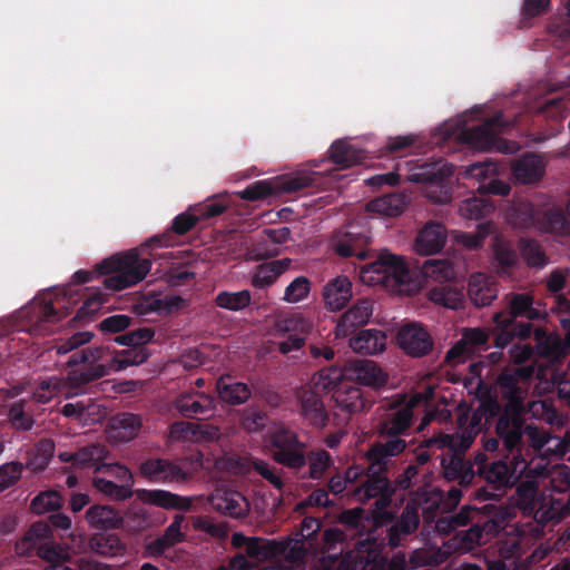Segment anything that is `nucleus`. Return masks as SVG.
<instances>
[{
    "label": "nucleus",
    "mask_w": 570,
    "mask_h": 570,
    "mask_svg": "<svg viewBox=\"0 0 570 570\" xmlns=\"http://www.w3.org/2000/svg\"><path fill=\"white\" fill-rule=\"evenodd\" d=\"M360 279L366 285H381L394 294L407 296L417 294L423 287L411 275L405 258L387 249L381 250L372 263L360 269Z\"/></svg>",
    "instance_id": "obj_1"
},
{
    "label": "nucleus",
    "mask_w": 570,
    "mask_h": 570,
    "mask_svg": "<svg viewBox=\"0 0 570 570\" xmlns=\"http://www.w3.org/2000/svg\"><path fill=\"white\" fill-rule=\"evenodd\" d=\"M151 263L139 257L134 249L104 261L100 271L107 274L104 284L108 289L120 291L141 282L149 273Z\"/></svg>",
    "instance_id": "obj_2"
},
{
    "label": "nucleus",
    "mask_w": 570,
    "mask_h": 570,
    "mask_svg": "<svg viewBox=\"0 0 570 570\" xmlns=\"http://www.w3.org/2000/svg\"><path fill=\"white\" fill-rule=\"evenodd\" d=\"M111 358L107 346L89 347L70 357L67 363L70 386L80 393L86 384L108 375L112 371Z\"/></svg>",
    "instance_id": "obj_3"
},
{
    "label": "nucleus",
    "mask_w": 570,
    "mask_h": 570,
    "mask_svg": "<svg viewBox=\"0 0 570 570\" xmlns=\"http://www.w3.org/2000/svg\"><path fill=\"white\" fill-rule=\"evenodd\" d=\"M269 438L271 452L276 462L292 469H298L305 464L304 444L293 432L276 428Z\"/></svg>",
    "instance_id": "obj_4"
},
{
    "label": "nucleus",
    "mask_w": 570,
    "mask_h": 570,
    "mask_svg": "<svg viewBox=\"0 0 570 570\" xmlns=\"http://www.w3.org/2000/svg\"><path fill=\"white\" fill-rule=\"evenodd\" d=\"M397 346L407 355L420 357L432 351L433 341L429 332L419 323L402 325L396 333Z\"/></svg>",
    "instance_id": "obj_5"
},
{
    "label": "nucleus",
    "mask_w": 570,
    "mask_h": 570,
    "mask_svg": "<svg viewBox=\"0 0 570 570\" xmlns=\"http://www.w3.org/2000/svg\"><path fill=\"white\" fill-rule=\"evenodd\" d=\"M500 119L501 116H497L480 127L464 131L461 136L462 140L478 150L513 151L514 147L508 148L507 144L498 138Z\"/></svg>",
    "instance_id": "obj_6"
},
{
    "label": "nucleus",
    "mask_w": 570,
    "mask_h": 570,
    "mask_svg": "<svg viewBox=\"0 0 570 570\" xmlns=\"http://www.w3.org/2000/svg\"><path fill=\"white\" fill-rule=\"evenodd\" d=\"M452 174V166L448 164H433L422 168V173L412 174L409 177L411 181L429 180L430 184L425 187V195L432 202L438 204H445L450 202L451 196L448 189L440 185L438 181Z\"/></svg>",
    "instance_id": "obj_7"
},
{
    "label": "nucleus",
    "mask_w": 570,
    "mask_h": 570,
    "mask_svg": "<svg viewBox=\"0 0 570 570\" xmlns=\"http://www.w3.org/2000/svg\"><path fill=\"white\" fill-rule=\"evenodd\" d=\"M184 466L165 459H150L140 465V473L150 482H180L187 479Z\"/></svg>",
    "instance_id": "obj_8"
},
{
    "label": "nucleus",
    "mask_w": 570,
    "mask_h": 570,
    "mask_svg": "<svg viewBox=\"0 0 570 570\" xmlns=\"http://www.w3.org/2000/svg\"><path fill=\"white\" fill-rule=\"evenodd\" d=\"M373 314V303L368 299L357 301L337 321L335 327L336 338H346L355 328L364 326Z\"/></svg>",
    "instance_id": "obj_9"
},
{
    "label": "nucleus",
    "mask_w": 570,
    "mask_h": 570,
    "mask_svg": "<svg viewBox=\"0 0 570 570\" xmlns=\"http://www.w3.org/2000/svg\"><path fill=\"white\" fill-rule=\"evenodd\" d=\"M346 377L366 386L381 387L387 383V374L373 361L357 360L344 366Z\"/></svg>",
    "instance_id": "obj_10"
},
{
    "label": "nucleus",
    "mask_w": 570,
    "mask_h": 570,
    "mask_svg": "<svg viewBox=\"0 0 570 570\" xmlns=\"http://www.w3.org/2000/svg\"><path fill=\"white\" fill-rule=\"evenodd\" d=\"M298 406L301 415L312 425L324 428L328 421V413L322 401L321 394L315 390L304 386L298 392Z\"/></svg>",
    "instance_id": "obj_11"
},
{
    "label": "nucleus",
    "mask_w": 570,
    "mask_h": 570,
    "mask_svg": "<svg viewBox=\"0 0 570 570\" xmlns=\"http://www.w3.org/2000/svg\"><path fill=\"white\" fill-rule=\"evenodd\" d=\"M448 233L439 223L426 224L414 239L413 250L422 256H430L442 250L446 243Z\"/></svg>",
    "instance_id": "obj_12"
},
{
    "label": "nucleus",
    "mask_w": 570,
    "mask_h": 570,
    "mask_svg": "<svg viewBox=\"0 0 570 570\" xmlns=\"http://www.w3.org/2000/svg\"><path fill=\"white\" fill-rule=\"evenodd\" d=\"M174 405L186 417H208L216 410L215 399L205 393H181L174 401Z\"/></svg>",
    "instance_id": "obj_13"
},
{
    "label": "nucleus",
    "mask_w": 570,
    "mask_h": 570,
    "mask_svg": "<svg viewBox=\"0 0 570 570\" xmlns=\"http://www.w3.org/2000/svg\"><path fill=\"white\" fill-rule=\"evenodd\" d=\"M207 500L214 510L232 518L245 517L249 511L248 501L236 491L217 490Z\"/></svg>",
    "instance_id": "obj_14"
},
{
    "label": "nucleus",
    "mask_w": 570,
    "mask_h": 570,
    "mask_svg": "<svg viewBox=\"0 0 570 570\" xmlns=\"http://www.w3.org/2000/svg\"><path fill=\"white\" fill-rule=\"evenodd\" d=\"M466 292L471 303L478 307L490 305L498 296L493 278L481 272L470 275Z\"/></svg>",
    "instance_id": "obj_15"
},
{
    "label": "nucleus",
    "mask_w": 570,
    "mask_h": 570,
    "mask_svg": "<svg viewBox=\"0 0 570 570\" xmlns=\"http://www.w3.org/2000/svg\"><path fill=\"white\" fill-rule=\"evenodd\" d=\"M387 336L376 328L362 330L350 338V348L361 355H377L386 350Z\"/></svg>",
    "instance_id": "obj_16"
},
{
    "label": "nucleus",
    "mask_w": 570,
    "mask_h": 570,
    "mask_svg": "<svg viewBox=\"0 0 570 570\" xmlns=\"http://www.w3.org/2000/svg\"><path fill=\"white\" fill-rule=\"evenodd\" d=\"M141 426L142 422L138 415L121 413L109 421L106 432L114 443L129 442L138 435Z\"/></svg>",
    "instance_id": "obj_17"
},
{
    "label": "nucleus",
    "mask_w": 570,
    "mask_h": 570,
    "mask_svg": "<svg viewBox=\"0 0 570 570\" xmlns=\"http://www.w3.org/2000/svg\"><path fill=\"white\" fill-rule=\"evenodd\" d=\"M322 294L325 307L331 312H338L353 296L352 283L346 276H336L327 282Z\"/></svg>",
    "instance_id": "obj_18"
},
{
    "label": "nucleus",
    "mask_w": 570,
    "mask_h": 570,
    "mask_svg": "<svg viewBox=\"0 0 570 570\" xmlns=\"http://www.w3.org/2000/svg\"><path fill=\"white\" fill-rule=\"evenodd\" d=\"M63 416L72 419L82 425H90L104 420L106 410L91 401H76L63 405Z\"/></svg>",
    "instance_id": "obj_19"
},
{
    "label": "nucleus",
    "mask_w": 570,
    "mask_h": 570,
    "mask_svg": "<svg viewBox=\"0 0 570 570\" xmlns=\"http://www.w3.org/2000/svg\"><path fill=\"white\" fill-rule=\"evenodd\" d=\"M139 501L146 504H154L163 509L188 510L191 507V499L180 497L165 490H137Z\"/></svg>",
    "instance_id": "obj_20"
},
{
    "label": "nucleus",
    "mask_w": 570,
    "mask_h": 570,
    "mask_svg": "<svg viewBox=\"0 0 570 570\" xmlns=\"http://www.w3.org/2000/svg\"><path fill=\"white\" fill-rule=\"evenodd\" d=\"M433 395V389L432 387H426L425 392L424 393H417V394H414L407 402V404L397 410L394 414H393V417L389 421V424L386 426V430L389 433H393V434H397V433H401L402 431H404L411 423V419H412V411L414 407H417L420 405H426V403L429 402V400L432 397Z\"/></svg>",
    "instance_id": "obj_21"
},
{
    "label": "nucleus",
    "mask_w": 570,
    "mask_h": 570,
    "mask_svg": "<svg viewBox=\"0 0 570 570\" xmlns=\"http://www.w3.org/2000/svg\"><path fill=\"white\" fill-rule=\"evenodd\" d=\"M333 400L340 410L350 414L362 413L372 404V401L355 386H343L335 390L333 393Z\"/></svg>",
    "instance_id": "obj_22"
},
{
    "label": "nucleus",
    "mask_w": 570,
    "mask_h": 570,
    "mask_svg": "<svg viewBox=\"0 0 570 570\" xmlns=\"http://www.w3.org/2000/svg\"><path fill=\"white\" fill-rule=\"evenodd\" d=\"M292 265L289 258L271 261L258 265L252 277V285L264 288L273 285Z\"/></svg>",
    "instance_id": "obj_23"
},
{
    "label": "nucleus",
    "mask_w": 570,
    "mask_h": 570,
    "mask_svg": "<svg viewBox=\"0 0 570 570\" xmlns=\"http://www.w3.org/2000/svg\"><path fill=\"white\" fill-rule=\"evenodd\" d=\"M58 394H62L66 397L79 394L76 387L70 386L69 374H67L65 379H53L40 382L33 391V400L39 403H47Z\"/></svg>",
    "instance_id": "obj_24"
},
{
    "label": "nucleus",
    "mask_w": 570,
    "mask_h": 570,
    "mask_svg": "<svg viewBox=\"0 0 570 570\" xmlns=\"http://www.w3.org/2000/svg\"><path fill=\"white\" fill-rule=\"evenodd\" d=\"M544 169L546 164L540 156L528 155L514 164L513 175L522 184H532L543 176Z\"/></svg>",
    "instance_id": "obj_25"
},
{
    "label": "nucleus",
    "mask_w": 570,
    "mask_h": 570,
    "mask_svg": "<svg viewBox=\"0 0 570 570\" xmlns=\"http://www.w3.org/2000/svg\"><path fill=\"white\" fill-rule=\"evenodd\" d=\"M85 518L91 528L101 530L117 529L122 523L121 515L108 505L90 507L86 511Z\"/></svg>",
    "instance_id": "obj_26"
},
{
    "label": "nucleus",
    "mask_w": 570,
    "mask_h": 570,
    "mask_svg": "<svg viewBox=\"0 0 570 570\" xmlns=\"http://www.w3.org/2000/svg\"><path fill=\"white\" fill-rule=\"evenodd\" d=\"M184 522V515H175L174 521L166 529L163 537L151 541L147 549L151 556H160L166 549L181 542L185 539V534L181 531V524Z\"/></svg>",
    "instance_id": "obj_27"
},
{
    "label": "nucleus",
    "mask_w": 570,
    "mask_h": 570,
    "mask_svg": "<svg viewBox=\"0 0 570 570\" xmlns=\"http://www.w3.org/2000/svg\"><path fill=\"white\" fill-rule=\"evenodd\" d=\"M407 206V199L404 195L392 194L370 202L366 210L385 217L401 215Z\"/></svg>",
    "instance_id": "obj_28"
},
{
    "label": "nucleus",
    "mask_w": 570,
    "mask_h": 570,
    "mask_svg": "<svg viewBox=\"0 0 570 570\" xmlns=\"http://www.w3.org/2000/svg\"><path fill=\"white\" fill-rule=\"evenodd\" d=\"M313 331V323L302 314H289L279 318L275 324V332L278 335L301 336L304 340Z\"/></svg>",
    "instance_id": "obj_29"
},
{
    "label": "nucleus",
    "mask_w": 570,
    "mask_h": 570,
    "mask_svg": "<svg viewBox=\"0 0 570 570\" xmlns=\"http://www.w3.org/2000/svg\"><path fill=\"white\" fill-rule=\"evenodd\" d=\"M216 390L222 401L229 404L244 403L250 396V391L245 383L236 382L229 376L219 377Z\"/></svg>",
    "instance_id": "obj_30"
},
{
    "label": "nucleus",
    "mask_w": 570,
    "mask_h": 570,
    "mask_svg": "<svg viewBox=\"0 0 570 570\" xmlns=\"http://www.w3.org/2000/svg\"><path fill=\"white\" fill-rule=\"evenodd\" d=\"M282 181L276 177L273 179L258 180L244 190L237 191L236 195L245 200H264L282 193Z\"/></svg>",
    "instance_id": "obj_31"
},
{
    "label": "nucleus",
    "mask_w": 570,
    "mask_h": 570,
    "mask_svg": "<svg viewBox=\"0 0 570 570\" xmlns=\"http://www.w3.org/2000/svg\"><path fill=\"white\" fill-rule=\"evenodd\" d=\"M531 297L525 294H518L512 296L510 301V313H498L494 316V321L501 328H507L511 323L513 317L519 315H527V317H534V312L530 308Z\"/></svg>",
    "instance_id": "obj_32"
},
{
    "label": "nucleus",
    "mask_w": 570,
    "mask_h": 570,
    "mask_svg": "<svg viewBox=\"0 0 570 570\" xmlns=\"http://www.w3.org/2000/svg\"><path fill=\"white\" fill-rule=\"evenodd\" d=\"M344 376V368L330 366L315 373L306 386L318 394L327 393L333 391Z\"/></svg>",
    "instance_id": "obj_33"
},
{
    "label": "nucleus",
    "mask_w": 570,
    "mask_h": 570,
    "mask_svg": "<svg viewBox=\"0 0 570 570\" xmlns=\"http://www.w3.org/2000/svg\"><path fill=\"white\" fill-rule=\"evenodd\" d=\"M365 158L361 149L346 141L338 140L331 147V159L341 168H348L360 164Z\"/></svg>",
    "instance_id": "obj_34"
},
{
    "label": "nucleus",
    "mask_w": 570,
    "mask_h": 570,
    "mask_svg": "<svg viewBox=\"0 0 570 570\" xmlns=\"http://www.w3.org/2000/svg\"><path fill=\"white\" fill-rule=\"evenodd\" d=\"M421 273L426 281L451 282L455 278L452 264L445 259H428L421 267Z\"/></svg>",
    "instance_id": "obj_35"
},
{
    "label": "nucleus",
    "mask_w": 570,
    "mask_h": 570,
    "mask_svg": "<svg viewBox=\"0 0 570 570\" xmlns=\"http://www.w3.org/2000/svg\"><path fill=\"white\" fill-rule=\"evenodd\" d=\"M51 535V529L46 522H36L24 537L17 543L19 554H27L32 549L39 548L41 542Z\"/></svg>",
    "instance_id": "obj_36"
},
{
    "label": "nucleus",
    "mask_w": 570,
    "mask_h": 570,
    "mask_svg": "<svg viewBox=\"0 0 570 570\" xmlns=\"http://www.w3.org/2000/svg\"><path fill=\"white\" fill-rule=\"evenodd\" d=\"M108 455L109 452L104 445H89L75 453V466L79 469L96 468V470H100L102 465L99 463L106 460Z\"/></svg>",
    "instance_id": "obj_37"
},
{
    "label": "nucleus",
    "mask_w": 570,
    "mask_h": 570,
    "mask_svg": "<svg viewBox=\"0 0 570 570\" xmlns=\"http://www.w3.org/2000/svg\"><path fill=\"white\" fill-rule=\"evenodd\" d=\"M429 298L435 304L453 309L461 307L464 302L461 289L452 285L434 287L430 291Z\"/></svg>",
    "instance_id": "obj_38"
},
{
    "label": "nucleus",
    "mask_w": 570,
    "mask_h": 570,
    "mask_svg": "<svg viewBox=\"0 0 570 570\" xmlns=\"http://www.w3.org/2000/svg\"><path fill=\"white\" fill-rule=\"evenodd\" d=\"M90 549L101 556L116 557L125 552V544L114 534H95L89 540Z\"/></svg>",
    "instance_id": "obj_39"
},
{
    "label": "nucleus",
    "mask_w": 570,
    "mask_h": 570,
    "mask_svg": "<svg viewBox=\"0 0 570 570\" xmlns=\"http://www.w3.org/2000/svg\"><path fill=\"white\" fill-rule=\"evenodd\" d=\"M55 452V445L49 440H43L38 443L35 450L31 452L27 466L35 472L43 471Z\"/></svg>",
    "instance_id": "obj_40"
},
{
    "label": "nucleus",
    "mask_w": 570,
    "mask_h": 570,
    "mask_svg": "<svg viewBox=\"0 0 570 570\" xmlns=\"http://www.w3.org/2000/svg\"><path fill=\"white\" fill-rule=\"evenodd\" d=\"M148 358L144 348H131L112 353V371H122L129 366L142 364Z\"/></svg>",
    "instance_id": "obj_41"
},
{
    "label": "nucleus",
    "mask_w": 570,
    "mask_h": 570,
    "mask_svg": "<svg viewBox=\"0 0 570 570\" xmlns=\"http://www.w3.org/2000/svg\"><path fill=\"white\" fill-rule=\"evenodd\" d=\"M62 505V498L59 492L48 490L39 493L31 501L30 509L37 514H45L50 511L60 509Z\"/></svg>",
    "instance_id": "obj_42"
},
{
    "label": "nucleus",
    "mask_w": 570,
    "mask_h": 570,
    "mask_svg": "<svg viewBox=\"0 0 570 570\" xmlns=\"http://www.w3.org/2000/svg\"><path fill=\"white\" fill-rule=\"evenodd\" d=\"M367 243V239H358L351 235H346L342 239L335 242V252L343 257L355 256L361 261L368 257V252L363 249L362 244Z\"/></svg>",
    "instance_id": "obj_43"
},
{
    "label": "nucleus",
    "mask_w": 570,
    "mask_h": 570,
    "mask_svg": "<svg viewBox=\"0 0 570 570\" xmlns=\"http://www.w3.org/2000/svg\"><path fill=\"white\" fill-rule=\"evenodd\" d=\"M309 292V279L305 276H298L286 286L283 295V301L288 304H297L306 299Z\"/></svg>",
    "instance_id": "obj_44"
},
{
    "label": "nucleus",
    "mask_w": 570,
    "mask_h": 570,
    "mask_svg": "<svg viewBox=\"0 0 570 570\" xmlns=\"http://www.w3.org/2000/svg\"><path fill=\"white\" fill-rule=\"evenodd\" d=\"M250 298V293L246 289L234 293L222 292L216 296V304L226 309L238 311L247 307Z\"/></svg>",
    "instance_id": "obj_45"
},
{
    "label": "nucleus",
    "mask_w": 570,
    "mask_h": 570,
    "mask_svg": "<svg viewBox=\"0 0 570 570\" xmlns=\"http://www.w3.org/2000/svg\"><path fill=\"white\" fill-rule=\"evenodd\" d=\"M492 210V205L485 199L473 197L465 199L460 206V214L466 219H479L488 215Z\"/></svg>",
    "instance_id": "obj_46"
},
{
    "label": "nucleus",
    "mask_w": 570,
    "mask_h": 570,
    "mask_svg": "<svg viewBox=\"0 0 570 570\" xmlns=\"http://www.w3.org/2000/svg\"><path fill=\"white\" fill-rule=\"evenodd\" d=\"M92 483L98 491L116 500H125L132 494L128 485H117L102 478H95Z\"/></svg>",
    "instance_id": "obj_47"
},
{
    "label": "nucleus",
    "mask_w": 570,
    "mask_h": 570,
    "mask_svg": "<svg viewBox=\"0 0 570 570\" xmlns=\"http://www.w3.org/2000/svg\"><path fill=\"white\" fill-rule=\"evenodd\" d=\"M153 337L154 332L148 327H144L116 337V342L119 345L141 348L140 346L150 342Z\"/></svg>",
    "instance_id": "obj_48"
},
{
    "label": "nucleus",
    "mask_w": 570,
    "mask_h": 570,
    "mask_svg": "<svg viewBox=\"0 0 570 570\" xmlns=\"http://www.w3.org/2000/svg\"><path fill=\"white\" fill-rule=\"evenodd\" d=\"M38 554L51 564H60L70 559L68 549L55 543L40 546Z\"/></svg>",
    "instance_id": "obj_49"
},
{
    "label": "nucleus",
    "mask_w": 570,
    "mask_h": 570,
    "mask_svg": "<svg viewBox=\"0 0 570 570\" xmlns=\"http://www.w3.org/2000/svg\"><path fill=\"white\" fill-rule=\"evenodd\" d=\"M23 465L20 462H8L0 466V492L17 482L22 474Z\"/></svg>",
    "instance_id": "obj_50"
},
{
    "label": "nucleus",
    "mask_w": 570,
    "mask_h": 570,
    "mask_svg": "<svg viewBox=\"0 0 570 570\" xmlns=\"http://www.w3.org/2000/svg\"><path fill=\"white\" fill-rule=\"evenodd\" d=\"M489 233L488 225H480L476 233H455L454 239L466 249L478 248Z\"/></svg>",
    "instance_id": "obj_51"
},
{
    "label": "nucleus",
    "mask_w": 570,
    "mask_h": 570,
    "mask_svg": "<svg viewBox=\"0 0 570 570\" xmlns=\"http://www.w3.org/2000/svg\"><path fill=\"white\" fill-rule=\"evenodd\" d=\"M309 462V474L312 478L317 479L324 474V472L331 465L330 454L324 450L311 452L308 456Z\"/></svg>",
    "instance_id": "obj_52"
},
{
    "label": "nucleus",
    "mask_w": 570,
    "mask_h": 570,
    "mask_svg": "<svg viewBox=\"0 0 570 570\" xmlns=\"http://www.w3.org/2000/svg\"><path fill=\"white\" fill-rule=\"evenodd\" d=\"M94 335L91 332H77L72 336H70L67 341L58 343L55 348L56 353L59 355L67 354L72 350L89 343L92 340Z\"/></svg>",
    "instance_id": "obj_53"
},
{
    "label": "nucleus",
    "mask_w": 570,
    "mask_h": 570,
    "mask_svg": "<svg viewBox=\"0 0 570 570\" xmlns=\"http://www.w3.org/2000/svg\"><path fill=\"white\" fill-rule=\"evenodd\" d=\"M405 449L404 441L394 439L385 444L374 448L368 452V458L372 460H379L384 456H393L401 453Z\"/></svg>",
    "instance_id": "obj_54"
},
{
    "label": "nucleus",
    "mask_w": 570,
    "mask_h": 570,
    "mask_svg": "<svg viewBox=\"0 0 570 570\" xmlns=\"http://www.w3.org/2000/svg\"><path fill=\"white\" fill-rule=\"evenodd\" d=\"M509 220L514 226L528 228L534 225L533 208L529 204H522L518 209L509 214Z\"/></svg>",
    "instance_id": "obj_55"
},
{
    "label": "nucleus",
    "mask_w": 570,
    "mask_h": 570,
    "mask_svg": "<svg viewBox=\"0 0 570 570\" xmlns=\"http://www.w3.org/2000/svg\"><path fill=\"white\" fill-rule=\"evenodd\" d=\"M521 253L527 263L531 266H541L544 264V255L539 245L533 242L522 240Z\"/></svg>",
    "instance_id": "obj_56"
},
{
    "label": "nucleus",
    "mask_w": 570,
    "mask_h": 570,
    "mask_svg": "<svg viewBox=\"0 0 570 570\" xmlns=\"http://www.w3.org/2000/svg\"><path fill=\"white\" fill-rule=\"evenodd\" d=\"M194 423L179 421L170 425L169 439L171 441H191L194 442Z\"/></svg>",
    "instance_id": "obj_57"
},
{
    "label": "nucleus",
    "mask_w": 570,
    "mask_h": 570,
    "mask_svg": "<svg viewBox=\"0 0 570 570\" xmlns=\"http://www.w3.org/2000/svg\"><path fill=\"white\" fill-rule=\"evenodd\" d=\"M474 350L461 338L446 353V362L452 365L463 363L472 355Z\"/></svg>",
    "instance_id": "obj_58"
},
{
    "label": "nucleus",
    "mask_w": 570,
    "mask_h": 570,
    "mask_svg": "<svg viewBox=\"0 0 570 570\" xmlns=\"http://www.w3.org/2000/svg\"><path fill=\"white\" fill-rule=\"evenodd\" d=\"M497 166L492 163L474 164L466 168L465 175L479 181L491 179L497 175Z\"/></svg>",
    "instance_id": "obj_59"
},
{
    "label": "nucleus",
    "mask_w": 570,
    "mask_h": 570,
    "mask_svg": "<svg viewBox=\"0 0 570 570\" xmlns=\"http://www.w3.org/2000/svg\"><path fill=\"white\" fill-rule=\"evenodd\" d=\"M497 430L500 436L503 438L504 444L508 449L514 448L521 438L519 426L513 424V426L510 429L508 422L503 419L499 421Z\"/></svg>",
    "instance_id": "obj_60"
},
{
    "label": "nucleus",
    "mask_w": 570,
    "mask_h": 570,
    "mask_svg": "<svg viewBox=\"0 0 570 570\" xmlns=\"http://www.w3.org/2000/svg\"><path fill=\"white\" fill-rule=\"evenodd\" d=\"M194 442H212L219 440L222 432L217 425L194 423Z\"/></svg>",
    "instance_id": "obj_61"
},
{
    "label": "nucleus",
    "mask_w": 570,
    "mask_h": 570,
    "mask_svg": "<svg viewBox=\"0 0 570 570\" xmlns=\"http://www.w3.org/2000/svg\"><path fill=\"white\" fill-rule=\"evenodd\" d=\"M199 219L197 212H194L190 207L186 213L175 218L173 228L177 234H185L190 230Z\"/></svg>",
    "instance_id": "obj_62"
},
{
    "label": "nucleus",
    "mask_w": 570,
    "mask_h": 570,
    "mask_svg": "<svg viewBox=\"0 0 570 570\" xmlns=\"http://www.w3.org/2000/svg\"><path fill=\"white\" fill-rule=\"evenodd\" d=\"M282 181V191H294L309 186L313 178L305 173H301L291 177H277Z\"/></svg>",
    "instance_id": "obj_63"
},
{
    "label": "nucleus",
    "mask_w": 570,
    "mask_h": 570,
    "mask_svg": "<svg viewBox=\"0 0 570 570\" xmlns=\"http://www.w3.org/2000/svg\"><path fill=\"white\" fill-rule=\"evenodd\" d=\"M9 419L16 429L29 430L32 426V420L24 414L22 403H16L11 406Z\"/></svg>",
    "instance_id": "obj_64"
}]
</instances>
